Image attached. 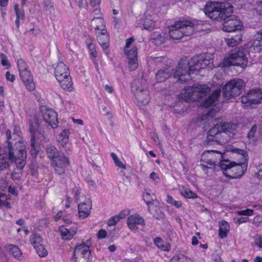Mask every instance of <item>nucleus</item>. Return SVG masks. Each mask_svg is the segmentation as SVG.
I'll use <instances>...</instances> for the list:
<instances>
[{
  "mask_svg": "<svg viewBox=\"0 0 262 262\" xmlns=\"http://www.w3.org/2000/svg\"><path fill=\"white\" fill-rule=\"evenodd\" d=\"M76 262H92L89 247L83 243L78 245L74 252Z\"/></svg>",
  "mask_w": 262,
  "mask_h": 262,
  "instance_id": "15",
  "label": "nucleus"
},
{
  "mask_svg": "<svg viewBox=\"0 0 262 262\" xmlns=\"http://www.w3.org/2000/svg\"><path fill=\"white\" fill-rule=\"evenodd\" d=\"M98 23L100 25H97L95 27V33L99 43L103 49H105L108 46L109 36L104 22H103L101 19H99Z\"/></svg>",
  "mask_w": 262,
  "mask_h": 262,
  "instance_id": "13",
  "label": "nucleus"
},
{
  "mask_svg": "<svg viewBox=\"0 0 262 262\" xmlns=\"http://www.w3.org/2000/svg\"><path fill=\"white\" fill-rule=\"evenodd\" d=\"M257 129V126L256 124L253 125L251 129L248 133L247 138L250 143H254L257 141V138L255 136V134Z\"/></svg>",
  "mask_w": 262,
  "mask_h": 262,
  "instance_id": "33",
  "label": "nucleus"
},
{
  "mask_svg": "<svg viewBox=\"0 0 262 262\" xmlns=\"http://www.w3.org/2000/svg\"><path fill=\"white\" fill-rule=\"evenodd\" d=\"M249 47L253 52H262V29L257 31L254 39L249 43Z\"/></svg>",
  "mask_w": 262,
  "mask_h": 262,
  "instance_id": "19",
  "label": "nucleus"
},
{
  "mask_svg": "<svg viewBox=\"0 0 262 262\" xmlns=\"http://www.w3.org/2000/svg\"><path fill=\"white\" fill-rule=\"evenodd\" d=\"M212 55L209 54L194 56L189 61L187 59L181 60L173 73V77L181 83L189 81L191 74L207 67L212 68Z\"/></svg>",
  "mask_w": 262,
  "mask_h": 262,
  "instance_id": "1",
  "label": "nucleus"
},
{
  "mask_svg": "<svg viewBox=\"0 0 262 262\" xmlns=\"http://www.w3.org/2000/svg\"><path fill=\"white\" fill-rule=\"evenodd\" d=\"M206 159H204L203 158V154L201 156V165L202 166L204 170H205L208 167L207 164L211 166V163L209 162V158H206Z\"/></svg>",
  "mask_w": 262,
  "mask_h": 262,
  "instance_id": "51",
  "label": "nucleus"
},
{
  "mask_svg": "<svg viewBox=\"0 0 262 262\" xmlns=\"http://www.w3.org/2000/svg\"><path fill=\"white\" fill-rule=\"evenodd\" d=\"M219 225V235L222 238H225L229 231L230 226L229 224L225 221H222L220 222Z\"/></svg>",
  "mask_w": 262,
  "mask_h": 262,
  "instance_id": "29",
  "label": "nucleus"
},
{
  "mask_svg": "<svg viewBox=\"0 0 262 262\" xmlns=\"http://www.w3.org/2000/svg\"><path fill=\"white\" fill-rule=\"evenodd\" d=\"M42 241V237L37 233L33 234L30 237V242L34 247L41 244Z\"/></svg>",
  "mask_w": 262,
  "mask_h": 262,
  "instance_id": "40",
  "label": "nucleus"
},
{
  "mask_svg": "<svg viewBox=\"0 0 262 262\" xmlns=\"http://www.w3.org/2000/svg\"><path fill=\"white\" fill-rule=\"evenodd\" d=\"M88 48L91 56V59L95 65V67L97 71H99V66L97 60L98 53L95 49V45L92 43L88 45Z\"/></svg>",
  "mask_w": 262,
  "mask_h": 262,
  "instance_id": "26",
  "label": "nucleus"
},
{
  "mask_svg": "<svg viewBox=\"0 0 262 262\" xmlns=\"http://www.w3.org/2000/svg\"><path fill=\"white\" fill-rule=\"evenodd\" d=\"M111 157L117 166L124 169H126V166L120 161L119 159L115 154L112 152L111 154Z\"/></svg>",
  "mask_w": 262,
  "mask_h": 262,
  "instance_id": "47",
  "label": "nucleus"
},
{
  "mask_svg": "<svg viewBox=\"0 0 262 262\" xmlns=\"http://www.w3.org/2000/svg\"><path fill=\"white\" fill-rule=\"evenodd\" d=\"M242 34H238L231 38H226L225 41L227 45L230 47H234L239 45L243 40Z\"/></svg>",
  "mask_w": 262,
  "mask_h": 262,
  "instance_id": "27",
  "label": "nucleus"
},
{
  "mask_svg": "<svg viewBox=\"0 0 262 262\" xmlns=\"http://www.w3.org/2000/svg\"><path fill=\"white\" fill-rule=\"evenodd\" d=\"M8 4V0H0V6L2 7H6Z\"/></svg>",
  "mask_w": 262,
  "mask_h": 262,
  "instance_id": "64",
  "label": "nucleus"
},
{
  "mask_svg": "<svg viewBox=\"0 0 262 262\" xmlns=\"http://www.w3.org/2000/svg\"><path fill=\"white\" fill-rule=\"evenodd\" d=\"M17 67L19 73L28 70L26 62L21 59L18 60Z\"/></svg>",
  "mask_w": 262,
  "mask_h": 262,
  "instance_id": "48",
  "label": "nucleus"
},
{
  "mask_svg": "<svg viewBox=\"0 0 262 262\" xmlns=\"http://www.w3.org/2000/svg\"><path fill=\"white\" fill-rule=\"evenodd\" d=\"M254 244L260 248H262V237L260 235H257L255 237Z\"/></svg>",
  "mask_w": 262,
  "mask_h": 262,
  "instance_id": "55",
  "label": "nucleus"
},
{
  "mask_svg": "<svg viewBox=\"0 0 262 262\" xmlns=\"http://www.w3.org/2000/svg\"><path fill=\"white\" fill-rule=\"evenodd\" d=\"M55 77L60 87L69 92L73 90V81L68 67L63 62H58L54 68Z\"/></svg>",
  "mask_w": 262,
  "mask_h": 262,
  "instance_id": "7",
  "label": "nucleus"
},
{
  "mask_svg": "<svg viewBox=\"0 0 262 262\" xmlns=\"http://www.w3.org/2000/svg\"><path fill=\"white\" fill-rule=\"evenodd\" d=\"M172 69L169 67H164L160 70L156 74V79L157 82H163L166 81L171 75Z\"/></svg>",
  "mask_w": 262,
  "mask_h": 262,
  "instance_id": "24",
  "label": "nucleus"
},
{
  "mask_svg": "<svg viewBox=\"0 0 262 262\" xmlns=\"http://www.w3.org/2000/svg\"><path fill=\"white\" fill-rule=\"evenodd\" d=\"M229 2H209L206 4L204 12L206 16L213 20H226L233 11L232 4L242 0H229Z\"/></svg>",
  "mask_w": 262,
  "mask_h": 262,
  "instance_id": "4",
  "label": "nucleus"
},
{
  "mask_svg": "<svg viewBox=\"0 0 262 262\" xmlns=\"http://www.w3.org/2000/svg\"><path fill=\"white\" fill-rule=\"evenodd\" d=\"M104 90L109 94H113L114 91L113 88L108 84H106L104 86Z\"/></svg>",
  "mask_w": 262,
  "mask_h": 262,
  "instance_id": "59",
  "label": "nucleus"
},
{
  "mask_svg": "<svg viewBox=\"0 0 262 262\" xmlns=\"http://www.w3.org/2000/svg\"><path fill=\"white\" fill-rule=\"evenodd\" d=\"M42 119L51 125L53 128H56L58 127V121L57 116H39Z\"/></svg>",
  "mask_w": 262,
  "mask_h": 262,
  "instance_id": "31",
  "label": "nucleus"
},
{
  "mask_svg": "<svg viewBox=\"0 0 262 262\" xmlns=\"http://www.w3.org/2000/svg\"><path fill=\"white\" fill-rule=\"evenodd\" d=\"M59 231L60 232L62 238L64 240H70L72 239L76 232L75 230L70 231L63 226L59 228Z\"/></svg>",
  "mask_w": 262,
  "mask_h": 262,
  "instance_id": "30",
  "label": "nucleus"
},
{
  "mask_svg": "<svg viewBox=\"0 0 262 262\" xmlns=\"http://www.w3.org/2000/svg\"><path fill=\"white\" fill-rule=\"evenodd\" d=\"M255 10L257 13L262 16V0H257L256 3Z\"/></svg>",
  "mask_w": 262,
  "mask_h": 262,
  "instance_id": "52",
  "label": "nucleus"
},
{
  "mask_svg": "<svg viewBox=\"0 0 262 262\" xmlns=\"http://www.w3.org/2000/svg\"><path fill=\"white\" fill-rule=\"evenodd\" d=\"M244 81L241 79H234L229 81L223 88V94L228 100L239 95L245 87Z\"/></svg>",
  "mask_w": 262,
  "mask_h": 262,
  "instance_id": "11",
  "label": "nucleus"
},
{
  "mask_svg": "<svg viewBox=\"0 0 262 262\" xmlns=\"http://www.w3.org/2000/svg\"><path fill=\"white\" fill-rule=\"evenodd\" d=\"M80 188L78 186H75L72 190V193L76 202H78L79 200V194L80 193Z\"/></svg>",
  "mask_w": 262,
  "mask_h": 262,
  "instance_id": "53",
  "label": "nucleus"
},
{
  "mask_svg": "<svg viewBox=\"0 0 262 262\" xmlns=\"http://www.w3.org/2000/svg\"><path fill=\"white\" fill-rule=\"evenodd\" d=\"M0 155V162L4 163L5 167L8 166L5 159H9L15 163L17 167L22 169L26 163L27 150L24 142L18 141L12 145L9 141H7L6 145L2 150Z\"/></svg>",
  "mask_w": 262,
  "mask_h": 262,
  "instance_id": "3",
  "label": "nucleus"
},
{
  "mask_svg": "<svg viewBox=\"0 0 262 262\" xmlns=\"http://www.w3.org/2000/svg\"><path fill=\"white\" fill-rule=\"evenodd\" d=\"M34 248L36 249L37 253L38 254L39 256L40 257H45L47 255L48 252L45 249L42 245L40 244L38 246H35Z\"/></svg>",
  "mask_w": 262,
  "mask_h": 262,
  "instance_id": "42",
  "label": "nucleus"
},
{
  "mask_svg": "<svg viewBox=\"0 0 262 262\" xmlns=\"http://www.w3.org/2000/svg\"><path fill=\"white\" fill-rule=\"evenodd\" d=\"M19 75L26 89L29 91H34L35 89V86L33 82V77L30 71L27 70L22 71L21 73H19Z\"/></svg>",
  "mask_w": 262,
  "mask_h": 262,
  "instance_id": "22",
  "label": "nucleus"
},
{
  "mask_svg": "<svg viewBox=\"0 0 262 262\" xmlns=\"http://www.w3.org/2000/svg\"><path fill=\"white\" fill-rule=\"evenodd\" d=\"M233 151L240 157V162L246 163V161H247L248 155L245 150L243 149L235 148L233 149Z\"/></svg>",
  "mask_w": 262,
  "mask_h": 262,
  "instance_id": "37",
  "label": "nucleus"
},
{
  "mask_svg": "<svg viewBox=\"0 0 262 262\" xmlns=\"http://www.w3.org/2000/svg\"><path fill=\"white\" fill-rule=\"evenodd\" d=\"M203 158L206 159V158H209V162L211 166H214L219 163L220 165L222 160L223 155L221 152L215 150H207L203 153Z\"/></svg>",
  "mask_w": 262,
  "mask_h": 262,
  "instance_id": "20",
  "label": "nucleus"
},
{
  "mask_svg": "<svg viewBox=\"0 0 262 262\" xmlns=\"http://www.w3.org/2000/svg\"><path fill=\"white\" fill-rule=\"evenodd\" d=\"M195 21L184 20L178 21L169 27V33L171 38L177 40L183 36H190L194 32Z\"/></svg>",
  "mask_w": 262,
  "mask_h": 262,
  "instance_id": "6",
  "label": "nucleus"
},
{
  "mask_svg": "<svg viewBox=\"0 0 262 262\" xmlns=\"http://www.w3.org/2000/svg\"><path fill=\"white\" fill-rule=\"evenodd\" d=\"M241 101L242 107L246 110H250L262 102V90L259 89H252L242 96Z\"/></svg>",
  "mask_w": 262,
  "mask_h": 262,
  "instance_id": "9",
  "label": "nucleus"
},
{
  "mask_svg": "<svg viewBox=\"0 0 262 262\" xmlns=\"http://www.w3.org/2000/svg\"><path fill=\"white\" fill-rule=\"evenodd\" d=\"M39 111L42 115H53L55 113L53 109L41 102L39 104Z\"/></svg>",
  "mask_w": 262,
  "mask_h": 262,
  "instance_id": "38",
  "label": "nucleus"
},
{
  "mask_svg": "<svg viewBox=\"0 0 262 262\" xmlns=\"http://www.w3.org/2000/svg\"><path fill=\"white\" fill-rule=\"evenodd\" d=\"M62 214L63 213L61 211H58L57 214L54 216V221H58L59 220H60L62 215Z\"/></svg>",
  "mask_w": 262,
  "mask_h": 262,
  "instance_id": "60",
  "label": "nucleus"
},
{
  "mask_svg": "<svg viewBox=\"0 0 262 262\" xmlns=\"http://www.w3.org/2000/svg\"><path fill=\"white\" fill-rule=\"evenodd\" d=\"M167 202L169 204H171V205L174 206L177 208H180L182 206V203L181 201H176L172 198V196L169 195H167Z\"/></svg>",
  "mask_w": 262,
  "mask_h": 262,
  "instance_id": "44",
  "label": "nucleus"
},
{
  "mask_svg": "<svg viewBox=\"0 0 262 262\" xmlns=\"http://www.w3.org/2000/svg\"><path fill=\"white\" fill-rule=\"evenodd\" d=\"M155 14L152 10L148 9L144 13V17L142 19V25L144 29L151 30L155 28L156 22L155 20Z\"/></svg>",
  "mask_w": 262,
  "mask_h": 262,
  "instance_id": "18",
  "label": "nucleus"
},
{
  "mask_svg": "<svg viewBox=\"0 0 262 262\" xmlns=\"http://www.w3.org/2000/svg\"><path fill=\"white\" fill-rule=\"evenodd\" d=\"M120 220L118 219V217H117L116 215L110 218L107 222V225L109 226H114Z\"/></svg>",
  "mask_w": 262,
  "mask_h": 262,
  "instance_id": "54",
  "label": "nucleus"
},
{
  "mask_svg": "<svg viewBox=\"0 0 262 262\" xmlns=\"http://www.w3.org/2000/svg\"><path fill=\"white\" fill-rule=\"evenodd\" d=\"M14 11L16 15V19L15 20L16 25L17 27H19V21L24 18V12L19 9L18 4L14 5Z\"/></svg>",
  "mask_w": 262,
  "mask_h": 262,
  "instance_id": "35",
  "label": "nucleus"
},
{
  "mask_svg": "<svg viewBox=\"0 0 262 262\" xmlns=\"http://www.w3.org/2000/svg\"><path fill=\"white\" fill-rule=\"evenodd\" d=\"M106 235V232L103 229L100 230L97 234V237L99 239H102L105 237Z\"/></svg>",
  "mask_w": 262,
  "mask_h": 262,
  "instance_id": "58",
  "label": "nucleus"
},
{
  "mask_svg": "<svg viewBox=\"0 0 262 262\" xmlns=\"http://www.w3.org/2000/svg\"><path fill=\"white\" fill-rule=\"evenodd\" d=\"M150 178L153 180H156L157 179H158L159 178L158 174L155 172H152L150 174Z\"/></svg>",
  "mask_w": 262,
  "mask_h": 262,
  "instance_id": "61",
  "label": "nucleus"
},
{
  "mask_svg": "<svg viewBox=\"0 0 262 262\" xmlns=\"http://www.w3.org/2000/svg\"><path fill=\"white\" fill-rule=\"evenodd\" d=\"M155 36L153 37V39L155 40V42L156 45H160L165 41V39L164 36L159 33H155Z\"/></svg>",
  "mask_w": 262,
  "mask_h": 262,
  "instance_id": "46",
  "label": "nucleus"
},
{
  "mask_svg": "<svg viewBox=\"0 0 262 262\" xmlns=\"http://www.w3.org/2000/svg\"><path fill=\"white\" fill-rule=\"evenodd\" d=\"M192 260L182 254L174 255L171 259L170 262H191Z\"/></svg>",
  "mask_w": 262,
  "mask_h": 262,
  "instance_id": "36",
  "label": "nucleus"
},
{
  "mask_svg": "<svg viewBox=\"0 0 262 262\" xmlns=\"http://www.w3.org/2000/svg\"><path fill=\"white\" fill-rule=\"evenodd\" d=\"M237 125L230 122L221 123L212 127L208 132V144H225L230 140V134L236 130Z\"/></svg>",
  "mask_w": 262,
  "mask_h": 262,
  "instance_id": "5",
  "label": "nucleus"
},
{
  "mask_svg": "<svg viewBox=\"0 0 262 262\" xmlns=\"http://www.w3.org/2000/svg\"><path fill=\"white\" fill-rule=\"evenodd\" d=\"M10 253L14 257L18 258L21 256V252L19 248L13 245H9L7 246Z\"/></svg>",
  "mask_w": 262,
  "mask_h": 262,
  "instance_id": "34",
  "label": "nucleus"
},
{
  "mask_svg": "<svg viewBox=\"0 0 262 262\" xmlns=\"http://www.w3.org/2000/svg\"><path fill=\"white\" fill-rule=\"evenodd\" d=\"M127 224L129 229L135 231L138 230V225L144 226L145 225L144 219L137 214L128 216Z\"/></svg>",
  "mask_w": 262,
  "mask_h": 262,
  "instance_id": "21",
  "label": "nucleus"
},
{
  "mask_svg": "<svg viewBox=\"0 0 262 262\" xmlns=\"http://www.w3.org/2000/svg\"><path fill=\"white\" fill-rule=\"evenodd\" d=\"M224 21L223 30L224 32H232L243 30L242 22L236 16L230 14Z\"/></svg>",
  "mask_w": 262,
  "mask_h": 262,
  "instance_id": "14",
  "label": "nucleus"
},
{
  "mask_svg": "<svg viewBox=\"0 0 262 262\" xmlns=\"http://www.w3.org/2000/svg\"><path fill=\"white\" fill-rule=\"evenodd\" d=\"M181 194L184 197L189 199H195L198 197V195L189 189L184 188L181 190Z\"/></svg>",
  "mask_w": 262,
  "mask_h": 262,
  "instance_id": "41",
  "label": "nucleus"
},
{
  "mask_svg": "<svg viewBox=\"0 0 262 262\" xmlns=\"http://www.w3.org/2000/svg\"><path fill=\"white\" fill-rule=\"evenodd\" d=\"M134 39L129 38L126 39L124 52L128 59V67L131 71L135 70L138 67L137 59V48L133 43Z\"/></svg>",
  "mask_w": 262,
  "mask_h": 262,
  "instance_id": "12",
  "label": "nucleus"
},
{
  "mask_svg": "<svg viewBox=\"0 0 262 262\" xmlns=\"http://www.w3.org/2000/svg\"><path fill=\"white\" fill-rule=\"evenodd\" d=\"M138 101L142 105H146L150 100L149 91L146 89L138 88L136 93Z\"/></svg>",
  "mask_w": 262,
  "mask_h": 262,
  "instance_id": "23",
  "label": "nucleus"
},
{
  "mask_svg": "<svg viewBox=\"0 0 262 262\" xmlns=\"http://www.w3.org/2000/svg\"><path fill=\"white\" fill-rule=\"evenodd\" d=\"M0 59L2 65L8 69L10 68V63H9L7 56L4 53L0 54Z\"/></svg>",
  "mask_w": 262,
  "mask_h": 262,
  "instance_id": "45",
  "label": "nucleus"
},
{
  "mask_svg": "<svg viewBox=\"0 0 262 262\" xmlns=\"http://www.w3.org/2000/svg\"><path fill=\"white\" fill-rule=\"evenodd\" d=\"M210 92V89L207 85L194 84L183 90L179 95V98L188 103L197 102L201 106L208 107L215 103L221 93L220 90H216L205 99Z\"/></svg>",
  "mask_w": 262,
  "mask_h": 262,
  "instance_id": "2",
  "label": "nucleus"
},
{
  "mask_svg": "<svg viewBox=\"0 0 262 262\" xmlns=\"http://www.w3.org/2000/svg\"><path fill=\"white\" fill-rule=\"evenodd\" d=\"M70 134V130L68 129H64L59 135L58 142L60 146L63 147L69 142V137Z\"/></svg>",
  "mask_w": 262,
  "mask_h": 262,
  "instance_id": "28",
  "label": "nucleus"
},
{
  "mask_svg": "<svg viewBox=\"0 0 262 262\" xmlns=\"http://www.w3.org/2000/svg\"><path fill=\"white\" fill-rule=\"evenodd\" d=\"M8 190L9 192L12 194L16 195L17 194L16 189L13 187L10 186L8 188Z\"/></svg>",
  "mask_w": 262,
  "mask_h": 262,
  "instance_id": "62",
  "label": "nucleus"
},
{
  "mask_svg": "<svg viewBox=\"0 0 262 262\" xmlns=\"http://www.w3.org/2000/svg\"><path fill=\"white\" fill-rule=\"evenodd\" d=\"M46 152L49 158L53 159V160L56 158H58V156L62 155L59 154L56 147L51 145L47 147Z\"/></svg>",
  "mask_w": 262,
  "mask_h": 262,
  "instance_id": "32",
  "label": "nucleus"
},
{
  "mask_svg": "<svg viewBox=\"0 0 262 262\" xmlns=\"http://www.w3.org/2000/svg\"><path fill=\"white\" fill-rule=\"evenodd\" d=\"M41 123V119L39 118L37 116H33V118L31 120L30 123V132L31 134V154L33 155H36L37 150L36 149L35 141H36V133L35 130Z\"/></svg>",
  "mask_w": 262,
  "mask_h": 262,
  "instance_id": "16",
  "label": "nucleus"
},
{
  "mask_svg": "<svg viewBox=\"0 0 262 262\" xmlns=\"http://www.w3.org/2000/svg\"><path fill=\"white\" fill-rule=\"evenodd\" d=\"M220 167L223 173L227 177L232 178H241L247 169L246 162L236 163L225 160L220 163Z\"/></svg>",
  "mask_w": 262,
  "mask_h": 262,
  "instance_id": "8",
  "label": "nucleus"
},
{
  "mask_svg": "<svg viewBox=\"0 0 262 262\" xmlns=\"http://www.w3.org/2000/svg\"><path fill=\"white\" fill-rule=\"evenodd\" d=\"M129 212L127 210H123L121 211L118 214L116 215L117 217H118V219L120 220L121 219H124L126 216L128 214Z\"/></svg>",
  "mask_w": 262,
  "mask_h": 262,
  "instance_id": "57",
  "label": "nucleus"
},
{
  "mask_svg": "<svg viewBox=\"0 0 262 262\" xmlns=\"http://www.w3.org/2000/svg\"><path fill=\"white\" fill-rule=\"evenodd\" d=\"M6 78L7 81L13 82L15 80V77L14 75L11 74L9 72H7L6 73Z\"/></svg>",
  "mask_w": 262,
  "mask_h": 262,
  "instance_id": "56",
  "label": "nucleus"
},
{
  "mask_svg": "<svg viewBox=\"0 0 262 262\" xmlns=\"http://www.w3.org/2000/svg\"><path fill=\"white\" fill-rule=\"evenodd\" d=\"M8 197L7 195L4 193H0V206H5L7 208H10V204L7 201Z\"/></svg>",
  "mask_w": 262,
  "mask_h": 262,
  "instance_id": "43",
  "label": "nucleus"
},
{
  "mask_svg": "<svg viewBox=\"0 0 262 262\" xmlns=\"http://www.w3.org/2000/svg\"><path fill=\"white\" fill-rule=\"evenodd\" d=\"M248 59L243 52L230 53L226 55L219 64V67L228 68L230 66H240L243 69L247 67Z\"/></svg>",
  "mask_w": 262,
  "mask_h": 262,
  "instance_id": "10",
  "label": "nucleus"
},
{
  "mask_svg": "<svg viewBox=\"0 0 262 262\" xmlns=\"http://www.w3.org/2000/svg\"><path fill=\"white\" fill-rule=\"evenodd\" d=\"M91 204L83 203L78 205V212L80 217L84 219L90 214Z\"/></svg>",
  "mask_w": 262,
  "mask_h": 262,
  "instance_id": "25",
  "label": "nucleus"
},
{
  "mask_svg": "<svg viewBox=\"0 0 262 262\" xmlns=\"http://www.w3.org/2000/svg\"><path fill=\"white\" fill-rule=\"evenodd\" d=\"M100 4V0H90V4L92 6H96Z\"/></svg>",
  "mask_w": 262,
  "mask_h": 262,
  "instance_id": "63",
  "label": "nucleus"
},
{
  "mask_svg": "<svg viewBox=\"0 0 262 262\" xmlns=\"http://www.w3.org/2000/svg\"><path fill=\"white\" fill-rule=\"evenodd\" d=\"M94 17L92 19V23L95 25V26L97 25H100V24L98 23L99 19H101L103 22L104 21L102 17V14L101 13V11L99 9L96 8L94 11Z\"/></svg>",
  "mask_w": 262,
  "mask_h": 262,
  "instance_id": "39",
  "label": "nucleus"
},
{
  "mask_svg": "<svg viewBox=\"0 0 262 262\" xmlns=\"http://www.w3.org/2000/svg\"><path fill=\"white\" fill-rule=\"evenodd\" d=\"M69 159L63 155L58 156L52 161V165L59 175L64 173L66 168L69 165Z\"/></svg>",
  "mask_w": 262,
  "mask_h": 262,
  "instance_id": "17",
  "label": "nucleus"
},
{
  "mask_svg": "<svg viewBox=\"0 0 262 262\" xmlns=\"http://www.w3.org/2000/svg\"><path fill=\"white\" fill-rule=\"evenodd\" d=\"M254 211L251 209H247L246 210H240L237 212L239 215L251 216L253 214Z\"/></svg>",
  "mask_w": 262,
  "mask_h": 262,
  "instance_id": "50",
  "label": "nucleus"
},
{
  "mask_svg": "<svg viewBox=\"0 0 262 262\" xmlns=\"http://www.w3.org/2000/svg\"><path fill=\"white\" fill-rule=\"evenodd\" d=\"M155 244L157 246V247L163 250H166L165 246L164 245V243L162 239L160 237H157L154 240Z\"/></svg>",
  "mask_w": 262,
  "mask_h": 262,
  "instance_id": "49",
  "label": "nucleus"
}]
</instances>
